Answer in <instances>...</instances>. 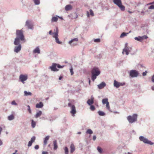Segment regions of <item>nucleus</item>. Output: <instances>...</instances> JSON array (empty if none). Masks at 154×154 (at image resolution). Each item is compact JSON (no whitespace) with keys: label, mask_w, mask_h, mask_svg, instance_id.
I'll use <instances>...</instances> for the list:
<instances>
[{"label":"nucleus","mask_w":154,"mask_h":154,"mask_svg":"<svg viewBox=\"0 0 154 154\" xmlns=\"http://www.w3.org/2000/svg\"><path fill=\"white\" fill-rule=\"evenodd\" d=\"M39 146L38 145H36L34 147L35 149H39Z\"/></svg>","instance_id":"864d4df0"},{"label":"nucleus","mask_w":154,"mask_h":154,"mask_svg":"<svg viewBox=\"0 0 154 154\" xmlns=\"http://www.w3.org/2000/svg\"><path fill=\"white\" fill-rule=\"evenodd\" d=\"M27 107L28 108V111L30 113H31V110L30 109V106H29V105H27Z\"/></svg>","instance_id":"a19ab883"},{"label":"nucleus","mask_w":154,"mask_h":154,"mask_svg":"<svg viewBox=\"0 0 154 154\" xmlns=\"http://www.w3.org/2000/svg\"><path fill=\"white\" fill-rule=\"evenodd\" d=\"M40 51L38 47H36L33 51V53L34 54H39Z\"/></svg>","instance_id":"dca6fc26"},{"label":"nucleus","mask_w":154,"mask_h":154,"mask_svg":"<svg viewBox=\"0 0 154 154\" xmlns=\"http://www.w3.org/2000/svg\"><path fill=\"white\" fill-rule=\"evenodd\" d=\"M40 119H41L43 120H44L45 119V118L44 117H42L40 118Z\"/></svg>","instance_id":"69168bd1"},{"label":"nucleus","mask_w":154,"mask_h":154,"mask_svg":"<svg viewBox=\"0 0 154 154\" xmlns=\"http://www.w3.org/2000/svg\"><path fill=\"white\" fill-rule=\"evenodd\" d=\"M35 136H33L31 138L30 141L33 142L35 141Z\"/></svg>","instance_id":"79ce46f5"},{"label":"nucleus","mask_w":154,"mask_h":154,"mask_svg":"<svg viewBox=\"0 0 154 154\" xmlns=\"http://www.w3.org/2000/svg\"><path fill=\"white\" fill-rule=\"evenodd\" d=\"M62 77L61 76H60L59 77V80H60L62 79Z\"/></svg>","instance_id":"338daca9"},{"label":"nucleus","mask_w":154,"mask_h":154,"mask_svg":"<svg viewBox=\"0 0 154 154\" xmlns=\"http://www.w3.org/2000/svg\"><path fill=\"white\" fill-rule=\"evenodd\" d=\"M70 71L71 75H73L74 74V72L73 71V69L72 68V66L70 67Z\"/></svg>","instance_id":"4c0bfd02"},{"label":"nucleus","mask_w":154,"mask_h":154,"mask_svg":"<svg viewBox=\"0 0 154 154\" xmlns=\"http://www.w3.org/2000/svg\"><path fill=\"white\" fill-rule=\"evenodd\" d=\"M43 106V104L42 102H40L39 103H37L36 105V107L40 108L42 107Z\"/></svg>","instance_id":"a211bd4d"},{"label":"nucleus","mask_w":154,"mask_h":154,"mask_svg":"<svg viewBox=\"0 0 154 154\" xmlns=\"http://www.w3.org/2000/svg\"><path fill=\"white\" fill-rule=\"evenodd\" d=\"M36 125V123L33 120H32V122H31V126L33 128H34L35 126Z\"/></svg>","instance_id":"2f4dec72"},{"label":"nucleus","mask_w":154,"mask_h":154,"mask_svg":"<svg viewBox=\"0 0 154 154\" xmlns=\"http://www.w3.org/2000/svg\"><path fill=\"white\" fill-rule=\"evenodd\" d=\"M90 109L92 111H94L95 109V106L93 105H91V106Z\"/></svg>","instance_id":"58836bf2"},{"label":"nucleus","mask_w":154,"mask_h":154,"mask_svg":"<svg viewBox=\"0 0 154 154\" xmlns=\"http://www.w3.org/2000/svg\"><path fill=\"white\" fill-rule=\"evenodd\" d=\"M2 130V128L0 127V134H1V132Z\"/></svg>","instance_id":"680f3d73"},{"label":"nucleus","mask_w":154,"mask_h":154,"mask_svg":"<svg viewBox=\"0 0 154 154\" xmlns=\"http://www.w3.org/2000/svg\"><path fill=\"white\" fill-rule=\"evenodd\" d=\"M57 64L55 63L52 64V65L51 66H50L48 69H51L52 71H58V69H57Z\"/></svg>","instance_id":"4468645a"},{"label":"nucleus","mask_w":154,"mask_h":154,"mask_svg":"<svg viewBox=\"0 0 154 154\" xmlns=\"http://www.w3.org/2000/svg\"><path fill=\"white\" fill-rule=\"evenodd\" d=\"M128 49L129 50H128L129 51V52H131L132 50V48L131 47H128Z\"/></svg>","instance_id":"bf43d9fd"},{"label":"nucleus","mask_w":154,"mask_h":154,"mask_svg":"<svg viewBox=\"0 0 154 154\" xmlns=\"http://www.w3.org/2000/svg\"><path fill=\"white\" fill-rule=\"evenodd\" d=\"M100 38L95 39L94 40V41L96 42H100Z\"/></svg>","instance_id":"ea45409f"},{"label":"nucleus","mask_w":154,"mask_h":154,"mask_svg":"<svg viewBox=\"0 0 154 154\" xmlns=\"http://www.w3.org/2000/svg\"><path fill=\"white\" fill-rule=\"evenodd\" d=\"M87 103L89 105H91L94 103V98L92 97L91 100L88 99L87 101Z\"/></svg>","instance_id":"412c9836"},{"label":"nucleus","mask_w":154,"mask_h":154,"mask_svg":"<svg viewBox=\"0 0 154 154\" xmlns=\"http://www.w3.org/2000/svg\"><path fill=\"white\" fill-rule=\"evenodd\" d=\"M108 99L107 98L103 99L102 100L103 104H106L107 103V102H108Z\"/></svg>","instance_id":"c85d7f7f"},{"label":"nucleus","mask_w":154,"mask_h":154,"mask_svg":"<svg viewBox=\"0 0 154 154\" xmlns=\"http://www.w3.org/2000/svg\"><path fill=\"white\" fill-rule=\"evenodd\" d=\"M53 144L54 146V149L55 150H56L58 147L56 140H54L53 141Z\"/></svg>","instance_id":"5701e85b"},{"label":"nucleus","mask_w":154,"mask_h":154,"mask_svg":"<svg viewBox=\"0 0 154 154\" xmlns=\"http://www.w3.org/2000/svg\"><path fill=\"white\" fill-rule=\"evenodd\" d=\"M97 149L98 152L100 153H101L102 152V149L100 147L98 146Z\"/></svg>","instance_id":"e433bc0d"},{"label":"nucleus","mask_w":154,"mask_h":154,"mask_svg":"<svg viewBox=\"0 0 154 154\" xmlns=\"http://www.w3.org/2000/svg\"><path fill=\"white\" fill-rule=\"evenodd\" d=\"M113 2L119 7L122 11H123L125 10V7L122 5L121 0H113Z\"/></svg>","instance_id":"20e7f679"},{"label":"nucleus","mask_w":154,"mask_h":154,"mask_svg":"<svg viewBox=\"0 0 154 154\" xmlns=\"http://www.w3.org/2000/svg\"><path fill=\"white\" fill-rule=\"evenodd\" d=\"M58 17H60L58 16H56V17H53L51 20V22H57L58 20Z\"/></svg>","instance_id":"6ab92c4d"},{"label":"nucleus","mask_w":154,"mask_h":154,"mask_svg":"<svg viewBox=\"0 0 154 154\" xmlns=\"http://www.w3.org/2000/svg\"><path fill=\"white\" fill-rule=\"evenodd\" d=\"M78 41V39L77 38H75L73 39H72L71 40L69 41L68 43L71 45L74 46L76 44V43H75V42H77Z\"/></svg>","instance_id":"ddd939ff"},{"label":"nucleus","mask_w":154,"mask_h":154,"mask_svg":"<svg viewBox=\"0 0 154 154\" xmlns=\"http://www.w3.org/2000/svg\"><path fill=\"white\" fill-rule=\"evenodd\" d=\"M28 79V76L26 75L21 74L19 76V80L23 84L25 83V81Z\"/></svg>","instance_id":"1a4fd4ad"},{"label":"nucleus","mask_w":154,"mask_h":154,"mask_svg":"<svg viewBox=\"0 0 154 154\" xmlns=\"http://www.w3.org/2000/svg\"><path fill=\"white\" fill-rule=\"evenodd\" d=\"M35 5H38L40 3V0H33Z\"/></svg>","instance_id":"7c9ffc66"},{"label":"nucleus","mask_w":154,"mask_h":154,"mask_svg":"<svg viewBox=\"0 0 154 154\" xmlns=\"http://www.w3.org/2000/svg\"><path fill=\"white\" fill-rule=\"evenodd\" d=\"M32 94L31 92H27L26 91H24V95L25 96H27L28 95L31 96Z\"/></svg>","instance_id":"cd10ccee"},{"label":"nucleus","mask_w":154,"mask_h":154,"mask_svg":"<svg viewBox=\"0 0 154 154\" xmlns=\"http://www.w3.org/2000/svg\"><path fill=\"white\" fill-rule=\"evenodd\" d=\"M151 89H152V90L154 91V86H152L151 87Z\"/></svg>","instance_id":"0e129e2a"},{"label":"nucleus","mask_w":154,"mask_h":154,"mask_svg":"<svg viewBox=\"0 0 154 154\" xmlns=\"http://www.w3.org/2000/svg\"><path fill=\"white\" fill-rule=\"evenodd\" d=\"M70 152L73 153L75 150V148L74 145L73 144H71L70 146Z\"/></svg>","instance_id":"aec40b11"},{"label":"nucleus","mask_w":154,"mask_h":154,"mask_svg":"<svg viewBox=\"0 0 154 154\" xmlns=\"http://www.w3.org/2000/svg\"><path fill=\"white\" fill-rule=\"evenodd\" d=\"M16 35V37L14 39V44H18L20 41H23L24 42H25L24 36L22 30H17Z\"/></svg>","instance_id":"f257e3e1"},{"label":"nucleus","mask_w":154,"mask_h":154,"mask_svg":"<svg viewBox=\"0 0 154 154\" xmlns=\"http://www.w3.org/2000/svg\"><path fill=\"white\" fill-rule=\"evenodd\" d=\"M65 150V154H68V149L67 147H65L64 149Z\"/></svg>","instance_id":"f704fd0d"},{"label":"nucleus","mask_w":154,"mask_h":154,"mask_svg":"<svg viewBox=\"0 0 154 154\" xmlns=\"http://www.w3.org/2000/svg\"><path fill=\"white\" fill-rule=\"evenodd\" d=\"M148 72L147 71H145V72H143L142 73V75L143 76H145L146 75V73Z\"/></svg>","instance_id":"09e8293b"},{"label":"nucleus","mask_w":154,"mask_h":154,"mask_svg":"<svg viewBox=\"0 0 154 154\" xmlns=\"http://www.w3.org/2000/svg\"><path fill=\"white\" fill-rule=\"evenodd\" d=\"M93 131L91 129H88L86 132L87 134H92L93 133Z\"/></svg>","instance_id":"72a5a7b5"},{"label":"nucleus","mask_w":154,"mask_h":154,"mask_svg":"<svg viewBox=\"0 0 154 154\" xmlns=\"http://www.w3.org/2000/svg\"><path fill=\"white\" fill-rule=\"evenodd\" d=\"M57 66L58 68H62L64 67V66H61L59 64H57Z\"/></svg>","instance_id":"c03bdc74"},{"label":"nucleus","mask_w":154,"mask_h":154,"mask_svg":"<svg viewBox=\"0 0 154 154\" xmlns=\"http://www.w3.org/2000/svg\"><path fill=\"white\" fill-rule=\"evenodd\" d=\"M98 113L99 115L100 116H104L105 115V113L101 111H99L98 112Z\"/></svg>","instance_id":"c756f323"},{"label":"nucleus","mask_w":154,"mask_h":154,"mask_svg":"<svg viewBox=\"0 0 154 154\" xmlns=\"http://www.w3.org/2000/svg\"><path fill=\"white\" fill-rule=\"evenodd\" d=\"M87 15L88 17H89V12L88 11H87Z\"/></svg>","instance_id":"052dcab7"},{"label":"nucleus","mask_w":154,"mask_h":154,"mask_svg":"<svg viewBox=\"0 0 154 154\" xmlns=\"http://www.w3.org/2000/svg\"><path fill=\"white\" fill-rule=\"evenodd\" d=\"M96 139V136L95 135L93 137V140H95Z\"/></svg>","instance_id":"4d7b16f0"},{"label":"nucleus","mask_w":154,"mask_h":154,"mask_svg":"<svg viewBox=\"0 0 154 154\" xmlns=\"http://www.w3.org/2000/svg\"><path fill=\"white\" fill-rule=\"evenodd\" d=\"M42 154H48V152H47L43 151Z\"/></svg>","instance_id":"13d9d810"},{"label":"nucleus","mask_w":154,"mask_h":154,"mask_svg":"<svg viewBox=\"0 0 154 154\" xmlns=\"http://www.w3.org/2000/svg\"><path fill=\"white\" fill-rule=\"evenodd\" d=\"M106 107L107 109H108L109 111L112 112V111H111L110 110L109 103V102H107V103L106 104Z\"/></svg>","instance_id":"c9c22d12"},{"label":"nucleus","mask_w":154,"mask_h":154,"mask_svg":"<svg viewBox=\"0 0 154 154\" xmlns=\"http://www.w3.org/2000/svg\"><path fill=\"white\" fill-rule=\"evenodd\" d=\"M58 31L57 28H56V31L53 33L54 35H53V37L55 38V42H56L58 44H61L62 43V42L59 41V39L58 38Z\"/></svg>","instance_id":"423d86ee"},{"label":"nucleus","mask_w":154,"mask_h":154,"mask_svg":"<svg viewBox=\"0 0 154 154\" xmlns=\"http://www.w3.org/2000/svg\"><path fill=\"white\" fill-rule=\"evenodd\" d=\"M32 143L33 142L31 141L30 140L29 141L28 145V146L29 147L31 146L32 145Z\"/></svg>","instance_id":"49530a36"},{"label":"nucleus","mask_w":154,"mask_h":154,"mask_svg":"<svg viewBox=\"0 0 154 154\" xmlns=\"http://www.w3.org/2000/svg\"><path fill=\"white\" fill-rule=\"evenodd\" d=\"M89 85H90L91 81L89 79Z\"/></svg>","instance_id":"774afa93"},{"label":"nucleus","mask_w":154,"mask_h":154,"mask_svg":"<svg viewBox=\"0 0 154 154\" xmlns=\"http://www.w3.org/2000/svg\"><path fill=\"white\" fill-rule=\"evenodd\" d=\"M2 145V141L0 139V146H1Z\"/></svg>","instance_id":"e2e57ef3"},{"label":"nucleus","mask_w":154,"mask_h":154,"mask_svg":"<svg viewBox=\"0 0 154 154\" xmlns=\"http://www.w3.org/2000/svg\"><path fill=\"white\" fill-rule=\"evenodd\" d=\"M8 119L10 121L14 119V117L13 115H11L8 117Z\"/></svg>","instance_id":"bb28decb"},{"label":"nucleus","mask_w":154,"mask_h":154,"mask_svg":"<svg viewBox=\"0 0 154 154\" xmlns=\"http://www.w3.org/2000/svg\"><path fill=\"white\" fill-rule=\"evenodd\" d=\"M90 15L91 16H94V13L92 11V10L91 9H90Z\"/></svg>","instance_id":"37998d69"},{"label":"nucleus","mask_w":154,"mask_h":154,"mask_svg":"<svg viewBox=\"0 0 154 154\" xmlns=\"http://www.w3.org/2000/svg\"><path fill=\"white\" fill-rule=\"evenodd\" d=\"M15 46L14 47V52L18 53L21 50V46L20 44V42H19V43L18 44L15 45L14 44Z\"/></svg>","instance_id":"9d476101"},{"label":"nucleus","mask_w":154,"mask_h":154,"mask_svg":"<svg viewBox=\"0 0 154 154\" xmlns=\"http://www.w3.org/2000/svg\"><path fill=\"white\" fill-rule=\"evenodd\" d=\"M139 139L140 141L143 142L144 143L149 144L150 145H152L154 144L153 143L143 136H140Z\"/></svg>","instance_id":"39448f33"},{"label":"nucleus","mask_w":154,"mask_h":154,"mask_svg":"<svg viewBox=\"0 0 154 154\" xmlns=\"http://www.w3.org/2000/svg\"><path fill=\"white\" fill-rule=\"evenodd\" d=\"M49 136H47L45 138L44 141V143L45 145H46L47 144L48 140H49Z\"/></svg>","instance_id":"a878e982"},{"label":"nucleus","mask_w":154,"mask_h":154,"mask_svg":"<svg viewBox=\"0 0 154 154\" xmlns=\"http://www.w3.org/2000/svg\"><path fill=\"white\" fill-rule=\"evenodd\" d=\"M128 34V33L123 32L121 34L120 37L121 38H123L126 36Z\"/></svg>","instance_id":"473e14b6"},{"label":"nucleus","mask_w":154,"mask_h":154,"mask_svg":"<svg viewBox=\"0 0 154 154\" xmlns=\"http://www.w3.org/2000/svg\"><path fill=\"white\" fill-rule=\"evenodd\" d=\"M72 9V7L70 5H66L65 7V10L66 11H68L71 10Z\"/></svg>","instance_id":"4be33fe9"},{"label":"nucleus","mask_w":154,"mask_h":154,"mask_svg":"<svg viewBox=\"0 0 154 154\" xmlns=\"http://www.w3.org/2000/svg\"><path fill=\"white\" fill-rule=\"evenodd\" d=\"M54 33V32L52 33V31L51 30H50L49 32V34L50 35H52L53 36L54 35V34H53Z\"/></svg>","instance_id":"3c124183"},{"label":"nucleus","mask_w":154,"mask_h":154,"mask_svg":"<svg viewBox=\"0 0 154 154\" xmlns=\"http://www.w3.org/2000/svg\"><path fill=\"white\" fill-rule=\"evenodd\" d=\"M42 112L41 111H39L38 112H37L36 115L35 116V118H37L38 117L40 116L42 114Z\"/></svg>","instance_id":"b1692460"},{"label":"nucleus","mask_w":154,"mask_h":154,"mask_svg":"<svg viewBox=\"0 0 154 154\" xmlns=\"http://www.w3.org/2000/svg\"><path fill=\"white\" fill-rule=\"evenodd\" d=\"M91 73V79L94 82L96 79L97 76L100 74V71L98 68L94 67L92 69Z\"/></svg>","instance_id":"f03ea898"},{"label":"nucleus","mask_w":154,"mask_h":154,"mask_svg":"<svg viewBox=\"0 0 154 154\" xmlns=\"http://www.w3.org/2000/svg\"><path fill=\"white\" fill-rule=\"evenodd\" d=\"M141 37L142 38L143 40V39H146L148 38V37L146 35H144Z\"/></svg>","instance_id":"603ef678"},{"label":"nucleus","mask_w":154,"mask_h":154,"mask_svg":"<svg viewBox=\"0 0 154 154\" xmlns=\"http://www.w3.org/2000/svg\"><path fill=\"white\" fill-rule=\"evenodd\" d=\"M106 85V83L104 82H103L100 84L98 85L97 86L99 89H101L105 87Z\"/></svg>","instance_id":"2eb2a0df"},{"label":"nucleus","mask_w":154,"mask_h":154,"mask_svg":"<svg viewBox=\"0 0 154 154\" xmlns=\"http://www.w3.org/2000/svg\"><path fill=\"white\" fill-rule=\"evenodd\" d=\"M68 106L69 107H71V110L70 111V113L72 114V116H75V114L76 112L75 106L74 105H72L70 103H68Z\"/></svg>","instance_id":"0eeeda50"},{"label":"nucleus","mask_w":154,"mask_h":154,"mask_svg":"<svg viewBox=\"0 0 154 154\" xmlns=\"http://www.w3.org/2000/svg\"><path fill=\"white\" fill-rule=\"evenodd\" d=\"M154 4V1L151 2L147 4H146L147 5H153Z\"/></svg>","instance_id":"6e6d98bb"},{"label":"nucleus","mask_w":154,"mask_h":154,"mask_svg":"<svg viewBox=\"0 0 154 154\" xmlns=\"http://www.w3.org/2000/svg\"><path fill=\"white\" fill-rule=\"evenodd\" d=\"M137 115L134 114L132 116H129L127 117V119L130 123H132L136 122L137 120Z\"/></svg>","instance_id":"7ed1b4c3"},{"label":"nucleus","mask_w":154,"mask_h":154,"mask_svg":"<svg viewBox=\"0 0 154 154\" xmlns=\"http://www.w3.org/2000/svg\"><path fill=\"white\" fill-rule=\"evenodd\" d=\"M151 81H152L154 83V74L152 76L151 78Z\"/></svg>","instance_id":"5fc2aeb1"},{"label":"nucleus","mask_w":154,"mask_h":154,"mask_svg":"<svg viewBox=\"0 0 154 154\" xmlns=\"http://www.w3.org/2000/svg\"><path fill=\"white\" fill-rule=\"evenodd\" d=\"M139 74V73L135 70H132L130 72V75L132 77H137Z\"/></svg>","instance_id":"6e6552de"},{"label":"nucleus","mask_w":154,"mask_h":154,"mask_svg":"<svg viewBox=\"0 0 154 154\" xmlns=\"http://www.w3.org/2000/svg\"><path fill=\"white\" fill-rule=\"evenodd\" d=\"M114 86L117 88H119L120 87L119 82H118L116 80H114Z\"/></svg>","instance_id":"f3484780"},{"label":"nucleus","mask_w":154,"mask_h":154,"mask_svg":"<svg viewBox=\"0 0 154 154\" xmlns=\"http://www.w3.org/2000/svg\"><path fill=\"white\" fill-rule=\"evenodd\" d=\"M134 39L137 41L141 42L143 41L142 38L141 36H138L137 37H135Z\"/></svg>","instance_id":"393cba45"},{"label":"nucleus","mask_w":154,"mask_h":154,"mask_svg":"<svg viewBox=\"0 0 154 154\" xmlns=\"http://www.w3.org/2000/svg\"><path fill=\"white\" fill-rule=\"evenodd\" d=\"M11 104L12 105H17V103H16L14 100L13 101L11 102Z\"/></svg>","instance_id":"de8ad7c7"},{"label":"nucleus","mask_w":154,"mask_h":154,"mask_svg":"<svg viewBox=\"0 0 154 154\" xmlns=\"http://www.w3.org/2000/svg\"><path fill=\"white\" fill-rule=\"evenodd\" d=\"M128 49V43H126L125 44L124 48L123 50V51L122 52V54H125H125L127 55H128L129 52H130L128 50H129Z\"/></svg>","instance_id":"f8f14e48"},{"label":"nucleus","mask_w":154,"mask_h":154,"mask_svg":"<svg viewBox=\"0 0 154 154\" xmlns=\"http://www.w3.org/2000/svg\"><path fill=\"white\" fill-rule=\"evenodd\" d=\"M125 85V83L124 82H119V85L120 86H123V85Z\"/></svg>","instance_id":"8fccbe9b"},{"label":"nucleus","mask_w":154,"mask_h":154,"mask_svg":"<svg viewBox=\"0 0 154 154\" xmlns=\"http://www.w3.org/2000/svg\"><path fill=\"white\" fill-rule=\"evenodd\" d=\"M25 26H27L29 29H33V25L30 20H27L26 22Z\"/></svg>","instance_id":"9b49d317"},{"label":"nucleus","mask_w":154,"mask_h":154,"mask_svg":"<svg viewBox=\"0 0 154 154\" xmlns=\"http://www.w3.org/2000/svg\"><path fill=\"white\" fill-rule=\"evenodd\" d=\"M148 9H154V5H151L150 6H149Z\"/></svg>","instance_id":"a18cd8bd"}]
</instances>
